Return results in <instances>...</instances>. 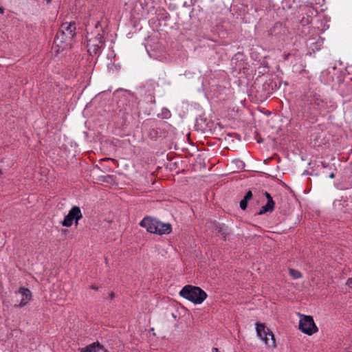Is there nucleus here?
Here are the masks:
<instances>
[{
    "label": "nucleus",
    "instance_id": "f257e3e1",
    "mask_svg": "<svg viewBox=\"0 0 352 352\" xmlns=\"http://www.w3.org/2000/svg\"><path fill=\"white\" fill-rule=\"evenodd\" d=\"M76 25L74 23H63L56 33L54 38V45L58 51H63L72 45V41L76 34Z\"/></svg>",
    "mask_w": 352,
    "mask_h": 352
},
{
    "label": "nucleus",
    "instance_id": "f03ea898",
    "mask_svg": "<svg viewBox=\"0 0 352 352\" xmlns=\"http://www.w3.org/2000/svg\"><path fill=\"white\" fill-rule=\"evenodd\" d=\"M102 32L100 22L97 21L95 25V30L90 33H87V47L91 55L100 54L104 47Z\"/></svg>",
    "mask_w": 352,
    "mask_h": 352
},
{
    "label": "nucleus",
    "instance_id": "7ed1b4c3",
    "mask_svg": "<svg viewBox=\"0 0 352 352\" xmlns=\"http://www.w3.org/2000/svg\"><path fill=\"white\" fill-rule=\"evenodd\" d=\"M305 97L310 109H314L320 113L329 111L330 104L327 98H324L319 91H309Z\"/></svg>",
    "mask_w": 352,
    "mask_h": 352
},
{
    "label": "nucleus",
    "instance_id": "20e7f679",
    "mask_svg": "<svg viewBox=\"0 0 352 352\" xmlns=\"http://www.w3.org/2000/svg\"><path fill=\"white\" fill-rule=\"evenodd\" d=\"M179 295L195 305L201 304L207 298V294L203 289L190 285L184 286Z\"/></svg>",
    "mask_w": 352,
    "mask_h": 352
},
{
    "label": "nucleus",
    "instance_id": "39448f33",
    "mask_svg": "<svg viewBox=\"0 0 352 352\" xmlns=\"http://www.w3.org/2000/svg\"><path fill=\"white\" fill-rule=\"evenodd\" d=\"M307 30L309 36L306 40V46L312 52L309 51L308 54L311 55L316 51H319L323 46L324 39L319 36L318 30L313 27L305 28L303 32Z\"/></svg>",
    "mask_w": 352,
    "mask_h": 352
},
{
    "label": "nucleus",
    "instance_id": "423d86ee",
    "mask_svg": "<svg viewBox=\"0 0 352 352\" xmlns=\"http://www.w3.org/2000/svg\"><path fill=\"white\" fill-rule=\"evenodd\" d=\"M256 331L258 337L267 346L272 348L276 347L274 336L263 324L256 323Z\"/></svg>",
    "mask_w": 352,
    "mask_h": 352
},
{
    "label": "nucleus",
    "instance_id": "0eeeda50",
    "mask_svg": "<svg viewBox=\"0 0 352 352\" xmlns=\"http://www.w3.org/2000/svg\"><path fill=\"white\" fill-rule=\"evenodd\" d=\"M299 329L308 336H311L318 331V327L313 318L303 314L300 315Z\"/></svg>",
    "mask_w": 352,
    "mask_h": 352
},
{
    "label": "nucleus",
    "instance_id": "6e6552de",
    "mask_svg": "<svg viewBox=\"0 0 352 352\" xmlns=\"http://www.w3.org/2000/svg\"><path fill=\"white\" fill-rule=\"evenodd\" d=\"M82 214L78 206H73L69 211L68 214L65 217L64 219L61 221V224L65 227H71L73 223L77 226L78 221L82 219Z\"/></svg>",
    "mask_w": 352,
    "mask_h": 352
},
{
    "label": "nucleus",
    "instance_id": "1a4fd4ad",
    "mask_svg": "<svg viewBox=\"0 0 352 352\" xmlns=\"http://www.w3.org/2000/svg\"><path fill=\"white\" fill-rule=\"evenodd\" d=\"M157 225V219L146 217L140 222V226L146 230L150 233L155 234L157 231L155 226Z\"/></svg>",
    "mask_w": 352,
    "mask_h": 352
},
{
    "label": "nucleus",
    "instance_id": "9d476101",
    "mask_svg": "<svg viewBox=\"0 0 352 352\" xmlns=\"http://www.w3.org/2000/svg\"><path fill=\"white\" fill-rule=\"evenodd\" d=\"M19 293L21 294L23 296L22 299L21 300V302L17 307H23L26 306L32 299V294L31 291L25 287H21L19 289Z\"/></svg>",
    "mask_w": 352,
    "mask_h": 352
},
{
    "label": "nucleus",
    "instance_id": "9b49d317",
    "mask_svg": "<svg viewBox=\"0 0 352 352\" xmlns=\"http://www.w3.org/2000/svg\"><path fill=\"white\" fill-rule=\"evenodd\" d=\"M157 231L155 234L162 235L169 234L172 231V226L168 223H163L157 220V225L155 226Z\"/></svg>",
    "mask_w": 352,
    "mask_h": 352
},
{
    "label": "nucleus",
    "instance_id": "f8f14e48",
    "mask_svg": "<svg viewBox=\"0 0 352 352\" xmlns=\"http://www.w3.org/2000/svg\"><path fill=\"white\" fill-rule=\"evenodd\" d=\"M265 195L267 198V201L264 206H263L261 208L258 212V214H263L267 212H272L274 208L275 203L273 201L272 197L267 192H265Z\"/></svg>",
    "mask_w": 352,
    "mask_h": 352
},
{
    "label": "nucleus",
    "instance_id": "ddd939ff",
    "mask_svg": "<svg viewBox=\"0 0 352 352\" xmlns=\"http://www.w3.org/2000/svg\"><path fill=\"white\" fill-rule=\"evenodd\" d=\"M214 230L217 234L222 235L224 238L228 233V229L225 224L214 223Z\"/></svg>",
    "mask_w": 352,
    "mask_h": 352
},
{
    "label": "nucleus",
    "instance_id": "4468645a",
    "mask_svg": "<svg viewBox=\"0 0 352 352\" xmlns=\"http://www.w3.org/2000/svg\"><path fill=\"white\" fill-rule=\"evenodd\" d=\"M99 342H94L91 344H89L83 348H80V352H96L97 348L98 346Z\"/></svg>",
    "mask_w": 352,
    "mask_h": 352
},
{
    "label": "nucleus",
    "instance_id": "2eb2a0df",
    "mask_svg": "<svg viewBox=\"0 0 352 352\" xmlns=\"http://www.w3.org/2000/svg\"><path fill=\"white\" fill-rule=\"evenodd\" d=\"M158 117L163 119H168L171 116L170 111L167 108H163L160 113L157 115Z\"/></svg>",
    "mask_w": 352,
    "mask_h": 352
},
{
    "label": "nucleus",
    "instance_id": "dca6fc26",
    "mask_svg": "<svg viewBox=\"0 0 352 352\" xmlns=\"http://www.w3.org/2000/svg\"><path fill=\"white\" fill-rule=\"evenodd\" d=\"M289 275L293 278V279H298L302 277V274L296 270L294 269H289Z\"/></svg>",
    "mask_w": 352,
    "mask_h": 352
},
{
    "label": "nucleus",
    "instance_id": "f3484780",
    "mask_svg": "<svg viewBox=\"0 0 352 352\" xmlns=\"http://www.w3.org/2000/svg\"><path fill=\"white\" fill-rule=\"evenodd\" d=\"M281 4L283 9H290L292 7L291 0H283Z\"/></svg>",
    "mask_w": 352,
    "mask_h": 352
},
{
    "label": "nucleus",
    "instance_id": "a211bd4d",
    "mask_svg": "<svg viewBox=\"0 0 352 352\" xmlns=\"http://www.w3.org/2000/svg\"><path fill=\"white\" fill-rule=\"evenodd\" d=\"M311 16H309L308 15L307 18H305L303 17L300 21L301 24L303 25V26H305L308 24H309L311 22Z\"/></svg>",
    "mask_w": 352,
    "mask_h": 352
},
{
    "label": "nucleus",
    "instance_id": "6ab92c4d",
    "mask_svg": "<svg viewBox=\"0 0 352 352\" xmlns=\"http://www.w3.org/2000/svg\"><path fill=\"white\" fill-rule=\"evenodd\" d=\"M248 201L245 200L244 199H243L241 201H240V208L242 209V210H245L247 208V206H248Z\"/></svg>",
    "mask_w": 352,
    "mask_h": 352
},
{
    "label": "nucleus",
    "instance_id": "aec40b11",
    "mask_svg": "<svg viewBox=\"0 0 352 352\" xmlns=\"http://www.w3.org/2000/svg\"><path fill=\"white\" fill-rule=\"evenodd\" d=\"M314 1H315V4L320 6V7L321 8L320 10L322 11L324 10L325 8H322L324 3V0H314Z\"/></svg>",
    "mask_w": 352,
    "mask_h": 352
},
{
    "label": "nucleus",
    "instance_id": "412c9836",
    "mask_svg": "<svg viewBox=\"0 0 352 352\" xmlns=\"http://www.w3.org/2000/svg\"><path fill=\"white\" fill-rule=\"evenodd\" d=\"M252 198V192H251V191H248V192L245 194V197H244V198H243V199H244L245 200H246V201H249Z\"/></svg>",
    "mask_w": 352,
    "mask_h": 352
},
{
    "label": "nucleus",
    "instance_id": "4be33fe9",
    "mask_svg": "<svg viewBox=\"0 0 352 352\" xmlns=\"http://www.w3.org/2000/svg\"><path fill=\"white\" fill-rule=\"evenodd\" d=\"M309 13L312 15H316L318 14L317 8H309Z\"/></svg>",
    "mask_w": 352,
    "mask_h": 352
},
{
    "label": "nucleus",
    "instance_id": "5701e85b",
    "mask_svg": "<svg viewBox=\"0 0 352 352\" xmlns=\"http://www.w3.org/2000/svg\"><path fill=\"white\" fill-rule=\"evenodd\" d=\"M96 352H107V351L99 343Z\"/></svg>",
    "mask_w": 352,
    "mask_h": 352
},
{
    "label": "nucleus",
    "instance_id": "b1692460",
    "mask_svg": "<svg viewBox=\"0 0 352 352\" xmlns=\"http://www.w3.org/2000/svg\"><path fill=\"white\" fill-rule=\"evenodd\" d=\"M346 285L350 288L352 289V278H349L346 281Z\"/></svg>",
    "mask_w": 352,
    "mask_h": 352
},
{
    "label": "nucleus",
    "instance_id": "393cba45",
    "mask_svg": "<svg viewBox=\"0 0 352 352\" xmlns=\"http://www.w3.org/2000/svg\"><path fill=\"white\" fill-rule=\"evenodd\" d=\"M329 177L333 179L335 177V174L333 173H331L330 175H329Z\"/></svg>",
    "mask_w": 352,
    "mask_h": 352
},
{
    "label": "nucleus",
    "instance_id": "a878e982",
    "mask_svg": "<svg viewBox=\"0 0 352 352\" xmlns=\"http://www.w3.org/2000/svg\"><path fill=\"white\" fill-rule=\"evenodd\" d=\"M91 289H94V290H97L98 289V287L94 286V285H92L91 286Z\"/></svg>",
    "mask_w": 352,
    "mask_h": 352
},
{
    "label": "nucleus",
    "instance_id": "bb28decb",
    "mask_svg": "<svg viewBox=\"0 0 352 352\" xmlns=\"http://www.w3.org/2000/svg\"><path fill=\"white\" fill-rule=\"evenodd\" d=\"M3 9L0 7V14H3Z\"/></svg>",
    "mask_w": 352,
    "mask_h": 352
},
{
    "label": "nucleus",
    "instance_id": "cd10ccee",
    "mask_svg": "<svg viewBox=\"0 0 352 352\" xmlns=\"http://www.w3.org/2000/svg\"><path fill=\"white\" fill-rule=\"evenodd\" d=\"M110 297H111V298H114V294H113V293H111V294H110Z\"/></svg>",
    "mask_w": 352,
    "mask_h": 352
},
{
    "label": "nucleus",
    "instance_id": "c85d7f7f",
    "mask_svg": "<svg viewBox=\"0 0 352 352\" xmlns=\"http://www.w3.org/2000/svg\"><path fill=\"white\" fill-rule=\"evenodd\" d=\"M238 162L240 163L241 165L243 164V162L242 161H239Z\"/></svg>",
    "mask_w": 352,
    "mask_h": 352
},
{
    "label": "nucleus",
    "instance_id": "c756f323",
    "mask_svg": "<svg viewBox=\"0 0 352 352\" xmlns=\"http://www.w3.org/2000/svg\"><path fill=\"white\" fill-rule=\"evenodd\" d=\"M327 28H329V26H327V28H324V29L322 31L324 32L325 30V29H327Z\"/></svg>",
    "mask_w": 352,
    "mask_h": 352
},
{
    "label": "nucleus",
    "instance_id": "7c9ffc66",
    "mask_svg": "<svg viewBox=\"0 0 352 352\" xmlns=\"http://www.w3.org/2000/svg\"><path fill=\"white\" fill-rule=\"evenodd\" d=\"M193 1H194V0H190V2H191L192 3H193Z\"/></svg>",
    "mask_w": 352,
    "mask_h": 352
},
{
    "label": "nucleus",
    "instance_id": "2f4dec72",
    "mask_svg": "<svg viewBox=\"0 0 352 352\" xmlns=\"http://www.w3.org/2000/svg\"><path fill=\"white\" fill-rule=\"evenodd\" d=\"M47 2H50V1H51V0H47Z\"/></svg>",
    "mask_w": 352,
    "mask_h": 352
}]
</instances>
